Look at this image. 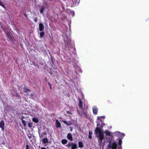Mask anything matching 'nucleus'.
<instances>
[{
  "mask_svg": "<svg viewBox=\"0 0 149 149\" xmlns=\"http://www.w3.org/2000/svg\"><path fill=\"white\" fill-rule=\"evenodd\" d=\"M125 136V134L123 133H121L120 136H123L124 137Z\"/></svg>",
  "mask_w": 149,
  "mask_h": 149,
  "instance_id": "26",
  "label": "nucleus"
},
{
  "mask_svg": "<svg viewBox=\"0 0 149 149\" xmlns=\"http://www.w3.org/2000/svg\"><path fill=\"white\" fill-rule=\"evenodd\" d=\"M102 125L101 126H100V127L101 128L103 127V125H105L104 124H103V123H102Z\"/></svg>",
  "mask_w": 149,
  "mask_h": 149,
  "instance_id": "32",
  "label": "nucleus"
},
{
  "mask_svg": "<svg viewBox=\"0 0 149 149\" xmlns=\"http://www.w3.org/2000/svg\"><path fill=\"white\" fill-rule=\"evenodd\" d=\"M56 128H60L61 127V123L58 121V120H56Z\"/></svg>",
  "mask_w": 149,
  "mask_h": 149,
  "instance_id": "8",
  "label": "nucleus"
},
{
  "mask_svg": "<svg viewBox=\"0 0 149 149\" xmlns=\"http://www.w3.org/2000/svg\"><path fill=\"white\" fill-rule=\"evenodd\" d=\"M49 1H52V0H49Z\"/></svg>",
  "mask_w": 149,
  "mask_h": 149,
  "instance_id": "41",
  "label": "nucleus"
},
{
  "mask_svg": "<svg viewBox=\"0 0 149 149\" xmlns=\"http://www.w3.org/2000/svg\"><path fill=\"white\" fill-rule=\"evenodd\" d=\"M117 146V144L114 142L110 143L108 145L109 148H111V149H116Z\"/></svg>",
  "mask_w": 149,
  "mask_h": 149,
  "instance_id": "2",
  "label": "nucleus"
},
{
  "mask_svg": "<svg viewBox=\"0 0 149 149\" xmlns=\"http://www.w3.org/2000/svg\"><path fill=\"white\" fill-rule=\"evenodd\" d=\"M24 117V116H22V117L21 118L22 120V123L24 125V126H25L26 125V122L23 119Z\"/></svg>",
  "mask_w": 149,
  "mask_h": 149,
  "instance_id": "10",
  "label": "nucleus"
},
{
  "mask_svg": "<svg viewBox=\"0 0 149 149\" xmlns=\"http://www.w3.org/2000/svg\"><path fill=\"white\" fill-rule=\"evenodd\" d=\"M118 144L120 146H121V144L122 143V141L121 139H119L118 140Z\"/></svg>",
  "mask_w": 149,
  "mask_h": 149,
  "instance_id": "22",
  "label": "nucleus"
},
{
  "mask_svg": "<svg viewBox=\"0 0 149 149\" xmlns=\"http://www.w3.org/2000/svg\"><path fill=\"white\" fill-rule=\"evenodd\" d=\"M26 86L25 85H24V92L26 93L27 92H29L30 91V89H29L27 87H25Z\"/></svg>",
  "mask_w": 149,
  "mask_h": 149,
  "instance_id": "9",
  "label": "nucleus"
},
{
  "mask_svg": "<svg viewBox=\"0 0 149 149\" xmlns=\"http://www.w3.org/2000/svg\"><path fill=\"white\" fill-rule=\"evenodd\" d=\"M45 9V8L44 6H42L41 7L40 10V13L41 14H43V13L44 10Z\"/></svg>",
  "mask_w": 149,
  "mask_h": 149,
  "instance_id": "13",
  "label": "nucleus"
},
{
  "mask_svg": "<svg viewBox=\"0 0 149 149\" xmlns=\"http://www.w3.org/2000/svg\"><path fill=\"white\" fill-rule=\"evenodd\" d=\"M4 121L1 120L0 122V127H4Z\"/></svg>",
  "mask_w": 149,
  "mask_h": 149,
  "instance_id": "17",
  "label": "nucleus"
},
{
  "mask_svg": "<svg viewBox=\"0 0 149 149\" xmlns=\"http://www.w3.org/2000/svg\"><path fill=\"white\" fill-rule=\"evenodd\" d=\"M78 144H79V147L80 148H82L84 146L83 143L82 142H78Z\"/></svg>",
  "mask_w": 149,
  "mask_h": 149,
  "instance_id": "16",
  "label": "nucleus"
},
{
  "mask_svg": "<svg viewBox=\"0 0 149 149\" xmlns=\"http://www.w3.org/2000/svg\"><path fill=\"white\" fill-rule=\"evenodd\" d=\"M34 20L35 22H36L37 21V18L36 17L34 19Z\"/></svg>",
  "mask_w": 149,
  "mask_h": 149,
  "instance_id": "30",
  "label": "nucleus"
},
{
  "mask_svg": "<svg viewBox=\"0 0 149 149\" xmlns=\"http://www.w3.org/2000/svg\"><path fill=\"white\" fill-rule=\"evenodd\" d=\"M63 121L64 123L66 124L67 125H69V124L66 121H65V120H63Z\"/></svg>",
  "mask_w": 149,
  "mask_h": 149,
  "instance_id": "27",
  "label": "nucleus"
},
{
  "mask_svg": "<svg viewBox=\"0 0 149 149\" xmlns=\"http://www.w3.org/2000/svg\"><path fill=\"white\" fill-rule=\"evenodd\" d=\"M100 117H97V119H98V120H100L101 121V122H102V121L101 120V119H100Z\"/></svg>",
  "mask_w": 149,
  "mask_h": 149,
  "instance_id": "35",
  "label": "nucleus"
},
{
  "mask_svg": "<svg viewBox=\"0 0 149 149\" xmlns=\"http://www.w3.org/2000/svg\"><path fill=\"white\" fill-rule=\"evenodd\" d=\"M3 127H1V128L2 130H4Z\"/></svg>",
  "mask_w": 149,
  "mask_h": 149,
  "instance_id": "36",
  "label": "nucleus"
},
{
  "mask_svg": "<svg viewBox=\"0 0 149 149\" xmlns=\"http://www.w3.org/2000/svg\"><path fill=\"white\" fill-rule=\"evenodd\" d=\"M120 133H121L119 131H117L114 133L115 135L117 136H120Z\"/></svg>",
  "mask_w": 149,
  "mask_h": 149,
  "instance_id": "15",
  "label": "nucleus"
},
{
  "mask_svg": "<svg viewBox=\"0 0 149 149\" xmlns=\"http://www.w3.org/2000/svg\"><path fill=\"white\" fill-rule=\"evenodd\" d=\"M100 124L98 122L97 124V127L95 130V133L98 138L99 143L101 144L104 138V135L103 133L101 132L100 128H99V127H100Z\"/></svg>",
  "mask_w": 149,
  "mask_h": 149,
  "instance_id": "1",
  "label": "nucleus"
},
{
  "mask_svg": "<svg viewBox=\"0 0 149 149\" xmlns=\"http://www.w3.org/2000/svg\"><path fill=\"white\" fill-rule=\"evenodd\" d=\"M66 146L68 147L72 146V149H76L77 148V145L75 144H74L73 143H70L69 142V143Z\"/></svg>",
  "mask_w": 149,
  "mask_h": 149,
  "instance_id": "3",
  "label": "nucleus"
},
{
  "mask_svg": "<svg viewBox=\"0 0 149 149\" xmlns=\"http://www.w3.org/2000/svg\"><path fill=\"white\" fill-rule=\"evenodd\" d=\"M46 134V133L45 132L42 133V134H43V135H45V134Z\"/></svg>",
  "mask_w": 149,
  "mask_h": 149,
  "instance_id": "37",
  "label": "nucleus"
},
{
  "mask_svg": "<svg viewBox=\"0 0 149 149\" xmlns=\"http://www.w3.org/2000/svg\"><path fill=\"white\" fill-rule=\"evenodd\" d=\"M33 123H29L28 124V126L29 127H31L32 126Z\"/></svg>",
  "mask_w": 149,
  "mask_h": 149,
  "instance_id": "24",
  "label": "nucleus"
},
{
  "mask_svg": "<svg viewBox=\"0 0 149 149\" xmlns=\"http://www.w3.org/2000/svg\"><path fill=\"white\" fill-rule=\"evenodd\" d=\"M103 117V118L104 119V116H101V117Z\"/></svg>",
  "mask_w": 149,
  "mask_h": 149,
  "instance_id": "40",
  "label": "nucleus"
},
{
  "mask_svg": "<svg viewBox=\"0 0 149 149\" xmlns=\"http://www.w3.org/2000/svg\"><path fill=\"white\" fill-rule=\"evenodd\" d=\"M78 112L79 114V115L81 116H84V117H87V116L86 114V113L84 112L83 110L81 109V111H78Z\"/></svg>",
  "mask_w": 149,
  "mask_h": 149,
  "instance_id": "4",
  "label": "nucleus"
},
{
  "mask_svg": "<svg viewBox=\"0 0 149 149\" xmlns=\"http://www.w3.org/2000/svg\"><path fill=\"white\" fill-rule=\"evenodd\" d=\"M67 138L68 139L71 141L72 140V137L71 133H68L67 134Z\"/></svg>",
  "mask_w": 149,
  "mask_h": 149,
  "instance_id": "7",
  "label": "nucleus"
},
{
  "mask_svg": "<svg viewBox=\"0 0 149 149\" xmlns=\"http://www.w3.org/2000/svg\"><path fill=\"white\" fill-rule=\"evenodd\" d=\"M26 149H29V146L28 145L26 146Z\"/></svg>",
  "mask_w": 149,
  "mask_h": 149,
  "instance_id": "31",
  "label": "nucleus"
},
{
  "mask_svg": "<svg viewBox=\"0 0 149 149\" xmlns=\"http://www.w3.org/2000/svg\"><path fill=\"white\" fill-rule=\"evenodd\" d=\"M44 29V26L42 23H40L39 24V29L40 31H42Z\"/></svg>",
  "mask_w": 149,
  "mask_h": 149,
  "instance_id": "6",
  "label": "nucleus"
},
{
  "mask_svg": "<svg viewBox=\"0 0 149 149\" xmlns=\"http://www.w3.org/2000/svg\"><path fill=\"white\" fill-rule=\"evenodd\" d=\"M93 113L96 114L97 113V109L96 108H93Z\"/></svg>",
  "mask_w": 149,
  "mask_h": 149,
  "instance_id": "11",
  "label": "nucleus"
},
{
  "mask_svg": "<svg viewBox=\"0 0 149 149\" xmlns=\"http://www.w3.org/2000/svg\"><path fill=\"white\" fill-rule=\"evenodd\" d=\"M104 132L106 134V135L110 136L111 134V132L107 130H105Z\"/></svg>",
  "mask_w": 149,
  "mask_h": 149,
  "instance_id": "14",
  "label": "nucleus"
},
{
  "mask_svg": "<svg viewBox=\"0 0 149 149\" xmlns=\"http://www.w3.org/2000/svg\"><path fill=\"white\" fill-rule=\"evenodd\" d=\"M42 142L44 143H48L47 139V138H45L42 139Z\"/></svg>",
  "mask_w": 149,
  "mask_h": 149,
  "instance_id": "18",
  "label": "nucleus"
},
{
  "mask_svg": "<svg viewBox=\"0 0 149 149\" xmlns=\"http://www.w3.org/2000/svg\"><path fill=\"white\" fill-rule=\"evenodd\" d=\"M40 130H38V133L39 134V135L40 137H42V134H40Z\"/></svg>",
  "mask_w": 149,
  "mask_h": 149,
  "instance_id": "28",
  "label": "nucleus"
},
{
  "mask_svg": "<svg viewBox=\"0 0 149 149\" xmlns=\"http://www.w3.org/2000/svg\"><path fill=\"white\" fill-rule=\"evenodd\" d=\"M92 134V132L91 131H89L88 138L89 139H91L92 138L91 135Z\"/></svg>",
  "mask_w": 149,
  "mask_h": 149,
  "instance_id": "21",
  "label": "nucleus"
},
{
  "mask_svg": "<svg viewBox=\"0 0 149 149\" xmlns=\"http://www.w3.org/2000/svg\"><path fill=\"white\" fill-rule=\"evenodd\" d=\"M67 113H68V114H71V113H70V112L69 111H67Z\"/></svg>",
  "mask_w": 149,
  "mask_h": 149,
  "instance_id": "34",
  "label": "nucleus"
},
{
  "mask_svg": "<svg viewBox=\"0 0 149 149\" xmlns=\"http://www.w3.org/2000/svg\"><path fill=\"white\" fill-rule=\"evenodd\" d=\"M33 135L32 134H30L29 136H28L29 138V139H31L33 137Z\"/></svg>",
  "mask_w": 149,
  "mask_h": 149,
  "instance_id": "25",
  "label": "nucleus"
},
{
  "mask_svg": "<svg viewBox=\"0 0 149 149\" xmlns=\"http://www.w3.org/2000/svg\"><path fill=\"white\" fill-rule=\"evenodd\" d=\"M82 101L80 99L79 101V107L81 109L82 107Z\"/></svg>",
  "mask_w": 149,
  "mask_h": 149,
  "instance_id": "12",
  "label": "nucleus"
},
{
  "mask_svg": "<svg viewBox=\"0 0 149 149\" xmlns=\"http://www.w3.org/2000/svg\"><path fill=\"white\" fill-rule=\"evenodd\" d=\"M33 121L35 123H37L38 122V120L37 118H33Z\"/></svg>",
  "mask_w": 149,
  "mask_h": 149,
  "instance_id": "20",
  "label": "nucleus"
},
{
  "mask_svg": "<svg viewBox=\"0 0 149 149\" xmlns=\"http://www.w3.org/2000/svg\"><path fill=\"white\" fill-rule=\"evenodd\" d=\"M41 149H46V148L44 147H42Z\"/></svg>",
  "mask_w": 149,
  "mask_h": 149,
  "instance_id": "39",
  "label": "nucleus"
},
{
  "mask_svg": "<svg viewBox=\"0 0 149 149\" xmlns=\"http://www.w3.org/2000/svg\"><path fill=\"white\" fill-rule=\"evenodd\" d=\"M4 111L6 112H7L10 109V107L8 105L6 106L5 107H4Z\"/></svg>",
  "mask_w": 149,
  "mask_h": 149,
  "instance_id": "5",
  "label": "nucleus"
},
{
  "mask_svg": "<svg viewBox=\"0 0 149 149\" xmlns=\"http://www.w3.org/2000/svg\"><path fill=\"white\" fill-rule=\"evenodd\" d=\"M24 15L26 17V18H27V15L26 13H24Z\"/></svg>",
  "mask_w": 149,
  "mask_h": 149,
  "instance_id": "33",
  "label": "nucleus"
},
{
  "mask_svg": "<svg viewBox=\"0 0 149 149\" xmlns=\"http://www.w3.org/2000/svg\"><path fill=\"white\" fill-rule=\"evenodd\" d=\"M67 141H68L67 140L65 139H63L62 140L61 143L62 144H65L67 143Z\"/></svg>",
  "mask_w": 149,
  "mask_h": 149,
  "instance_id": "19",
  "label": "nucleus"
},
{
  "mask_svg": "<svg viewBox=\"0 0 149 149\" xmlns=\"http://www.w3.org/2000/svg\"><path fill=\"white\" fill-rule=\"evenodd\" d=\"M70 130L72 131V127H70Z\"/></svg>",
  "mask_w": 149,
  "mask_h": 149,
  "instance_id": "38",
  "label": "nucleus"
},
{
  "mask_svg": "<svg viewBox=\"0 0 149 149\" xmlns=\"http://www.w3.org/2000/svg\"><path fill=\"white\" fill-rule=\"evenodd\" d=\"M48 85L50 87V89H52V87H51L52 84H50L49 82H48Z\"/></svg>",
  "mask_w": 149,
  "mask_h": 149,
  "instance_id": "29",
  "label": "nucleus"
},
{
  "mask_svg": "<svg viewBox=\"0 0 149 149\" xmlns=\"http://www.w3.org/2000/svg\"><path fill=\"white\" fill-rule=\"evenodd\" d=\"M45 35V33L44 32H42L40 33V37L41 38H42V37L44 36Z\"/></svg>",
  "mask_w": 149,
  "mask_h": 149,
  "instance_id": "23",
  "label": "nucleus"
}]
</instances>
